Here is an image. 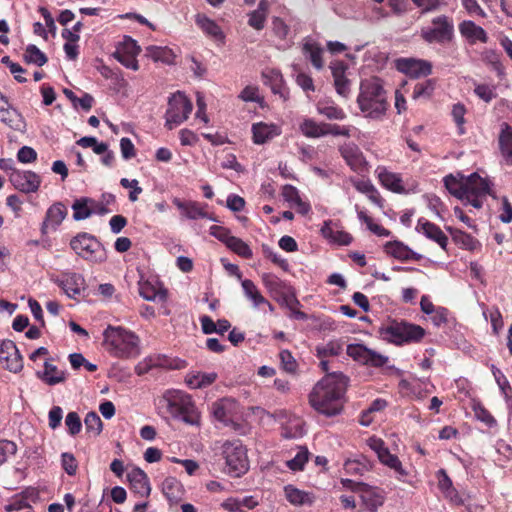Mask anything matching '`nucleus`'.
I'll use <instances>...</instances> for the list:
<instances>
[{"mask_svg":"<svg viewBox=\"0 0 512 512\" xmlns=\"http://www.w3.org/2000/svg\"><path fill=\"white\" fill-rule=\"evenodd\" d=\"M253 142L255 144H264L281 134L280 127L276 124L264 122L254 123L252 125Z\"/></svg>","mask_w":512,"mask_h":512,"instance_id":"23","label":"nucleus"},{"mask_svg":"<svg viewBox=\"0 0 512 512\" xmlns=\"http://www.w3.org/2000/svg\"><path fill=\"white\" fill-rule=\"evenodd\" d=\"M465 113H466V109L463 104L457 103V104L453 105L452 117L458 127V133L460 135L465 133V130H464V123H465L464 115H465Z\"/></svg>","mask_w":512,"mask_h":512,"instance_id":"55","label":"nucleus"},{"mask_svg":"<svg viewBox=\"0 0 512 512\" xmlns=\"http://www.w3.org/2000/svg\"><path fill=\"white\" fill-rule=\"evenodd\" d=\"M63 409L60 406H53L48 413V425L52 430L61 425Z\"/></svg>","mask_w":512,"mask_h":512,"instance_id":"63","label":"nucleus"},{"mask_svg":"<svg viewBox=\"0 0 512 512\" xmlns=\"http://www.w3.org/2000/svg\"><path fill=\"white\" fill-rule=\"evenodd\" d=\"M68 214L67 207L62 202L52 204L46 211L41 224V233L46 235L49 230L55 231Z\"/></svg>","mask_w":512,"mask_h":512,"instance_id":"19","label":"nucleus"},{"mask_svg":"<svg viewBox=\"0 0 512 512\" xmlns=\"http://www.w3.org/2000/svg\"><path fill=\"white\" fill-rule=\"evenodd\" d=\"M217 379V374L215 372L211 373H189L185 377V383L191 389H201L207 386H210Z\"/></svg>","mask_w":512,"mask_h":512,"instance_id":"27","label":"nucleus"},{"mask_svg":"<svg viewBox=\"0 0 512 512\" xmlns=\"http://www.w3.org/2000/svg\"><path fill=\"white\" fill-rule=\"evenodd\" d=\"M416 229L421 231L428 239L435 241L442 249L446 250L448 238L436 224L420 218Z\"/></svg>","mask_w":512,"mask_h":512,"instance_id":"22","label":"nucleus"},{"mask_svg":"<svg viewBox=\"0 0 512 512\" xmlns=\"http://www.w3.org/2000/svg\"><path fill=\"white\" fill-rule=\"evenodd\" d=\"M276 301L280 305L287 307L289 310H293L300 305V302L296 298V295L290 286L283 290L279 297H276Z\"/></svg>","mask_w":512,"mask_h":512,"instance_id":"48","label":"nucleus"},{"mask_svg":"<svg viewBox=\"0 0 512 512\" xmlns=\"http://www.w3.org/2000/svg\"><path fill=\"white\" fill-rule=\"evenodd\" d=\"M37 152L30 146H23L17 152V160L21 163L28 164L36 161Z\"/></svg>","mask_w":512,"mask_h":512,"instance_id":"61","label":"nucleus"},{"mask_svg":"<svg viewBox=\"0 0 512 512\" xmlns=\"http://www.w3.org/2000/svg\"><path fill=\"white\" fill-rule=\"evenodd\" d=\"M192 109V102L184 93L180 91L174 93L168 100V108L165 113V127L172 130L186 121Z\"/></svg>","mask_w":512,"mask_h":512,"instance_id":"9","label":"nucleus"},{"mask_svg":"<svg viewBox=\"0 0 512 512\" xmlns=\"http://www.w3.org/2000/svg\"><path fill=\"white\" fill-rule=\"evenodd\" d=\"M492 183L474 172L469 175L464 182V190L466 192L465 204H470L474 208H481L483 205L482 198L491 194Z\"/></svg>","mask_w":512,"mask_h":512,"instance_id":"11","label":"nucleus"},{"mask_svg":"<svg viewBox=\"0 0 512 512\" xmlns=\"http://www.w3.org/2000/svg\"><path fill=\"white\" fill-rule=\"evenodd\" d=\"M339 152L352 170L358 171L364 166L363 153L355 143H344L339 147Z\"/></svg>","mask_w":512,"mask_h":512,"instance_id":"21","label":"nucleus"},{"mask_svg":"<svg viewBox=\"0 0 512 512\" xmlns=\"http://www.w3.org/2000/svg\"><path fill=\"white\" fill-rule=\"evenodd\" d=\"M106 350L115 357L129 359L140 355V339L132 331L121 326L109 325L103 332Z\"/></svg>","mask_w":512,"mask_h":512,"instance_id":"3","label":"nucleus"},{"mask_svg":"<svg viewBox=\"0 0 512 512\" xmlns=\"http://www.w3.org/2000/svg\"><path fill=\"white\" fill-rule=\"evenodd\" d=\"M24 60L28 64L43 66L47 63V56L34 44H29L24 53Z\"/></svg>","mask_w":512,"mask_h":512,"instance_id":"39","label":"nucleus"},{"mask_svg":"<svg viewBox=\"0 0 512 512\" xmlns=\"http://www.w3.org/2000/svg\"><path fill=\"white\" fill-rule=\"evenodd\" d=\"M342 484L359 494L362 502L361 512H376L383 505L384 497L377 488L351 479H342Z\"/></svg>","mask_w":512,"mask_h":512,"instance_id":"10","label":"nucleus"},{"mask_svg":"<svg viewBox=\"0 0 512 512\" xmlns=\"http://www.w3.org/2000/svg\"><path fill=\"white\" fill-rule=\"evenodd\" d=\"M348 356L362 365L380 368L386 365L389 358L372 349H369L363 344H349L346 349Z\"/></svg>","mask_w":512,"mask_h":512,"instance_id":"13","label":"nucleus"},{"mask_svg":"<svg viewBox=\"0 0 512 512\" xmlns=\"http://www.w3.org/2000/svg\"><path fill=\"white\" fill-rule=\"evenodd\" d=\"M474 93L486 103L497 97L495 87L487 84H477L474 88Z\"/></svg>","mask_w":512,"mask_h":512,"instance_id":"52","label":"nucleus"},{"mask_svg":"<svg viewBox=\"0 0 512 512\" xmlns=\"http://www.w3.org/2000/svg\"><path fill=\"white\" fill-rule=\"evenodd\" d=\"M434 88L435 84L434 81L431 79H428L421 83H417L414 86L412 97L414 99L428 98L431 96L432 92L434 91Z\"/></svg>","mask_w":512,"mask_h":512,"instance_id":"49","label":"nucleus"},{"mask_svg":"<svg viewBox=\"0 0 512 512\" xmlns=\"http://www.w3.org/2000/svg\"><path fill=\"white\" fill-rule=\"evenodd\" d=\"M17 452V445L13 441L1 440L0 441V466L4 464L9 457L15 455Z\"/></svg>","mask_w":512,"mask_h":512,"instance_id":"53","label":"nucleus"},{"mask_svg":"<svg viewBox=\"0 0 512 512\" xmlns=\"http://www.w3.org/2000/svg\"><path fill=\"white\" fill-rule=\"evenodd\" d=\"M84 425L86 433L96 437L98 436L103 429V422L100 416L96 412L87 413L84 419Z\"/></svg>","mask_w":512,"mask_h":512,"instance_id":"43","label":"nucleus"},{"mask_svg":"<svg viewBox=\"0 0 512 512\" xmlns=\"http://www.w3.org/2000/svg\"><path fill=\"white\" fill-rule=\"evenodd\" d=\"M113 56L126 68L132 69L134 71L139 69L138 61L135 55L127 54L124 52H114Z\"/></svg>","mask_w":512,"mask_h":512,"instance_id":"58","label":"nucleus"},{"mask_svg":"<svg viewBox=\"0 0 512 512\" xmlns=\"http://www.w3.org/2000/svg\"><path fill=\"white\" fill-rule=\"evenodd\" d=\"M71 248L85 260L101 263L107 259V253L102 243L93 235L81 232L70 241Z\"/></svg>","mask_w":512,"mask_h":512,"instance_id":"7","label":"nucleus"},{"mask_svg":"<svg viewBox=\"0 0 512 512\" xmlns=\"http://www.w3.org/2000/svg\"><path fill=\"white\" fill-rule=\"evenodd\" d=\"M186 366V362L180 359H169L165 355H150L138 362L135 366V373L142 376L153 368L182 369Z\"/></svg>","mask_w":512,"mask_h":512,"instance_id":"14","label":"nucleus"},{"mask_svg":"<svg viewBox=\"0 0 512 512\" xmlns=\"http://www.w3.org/2000/svg\"><path fill=\"white\" fill-rule=\"evenodd\" d=\"M300 131L307 138H320L327 135L326 123H317L311 118H306L299 126Z\"/></svg>","mask_w":512,"mask_h":512,"instance_id":"31","label":"nucleus"},{"mask_svg":"<svg viewBox=\"0 0 512 512\" xmlns=\"http://www.w3.org/2000/svg\"><path fill=\"white\" fill-rule=\"evenodd\" d=\"M93 204V198L80 197L74 200L71 208L73 210V219L75 221L85 220L93 215L91 205Z\"/></svg>","mask_w":512,"mask_h":512,"instance_id":"28","label":"nucleus"},{"mask_svg":"<svg viewBox=\"0 0 512 512\" xmlns=\"http://www.w3.org/2000/svg\"><path fill=\"white\" fill-rule=\"evenodd\" d=\"M69 298H75L86 290L84 277L76 272H65L60 277L53 279Z\"/></svg>","mask_w":512,"mask_h":512,"instance_id":"16","label":"nucleus"},{"mask_svg":"<svg viewBox=\"0 0 512 512\" xmlns=\"http://www.w3.org/2000/svg\"><path fill=\"white\" fill-rule=\"evenodd\" d=\"M317 111L319 114L325 116L330 120H343L346 118V114L343 109L335 105H324L319 103L317 105Z\"/></svg>","mask_w":512,"mask_h":512,"instance_id":"47","label":"nucleus"},{"mask_svg":"<svg viewBox=\"0 0 512 512\" xmlns=\"http://www.w3.org/2000/svg\"><path fill=\"white\" fill-rule=\"evenodd\" d=\"M444 184L447 190L455 197L464 202L466 192L464 190V182H459L453 175H448L444 178Z\"/></svg>","mask_w":512,"mask_h":512,"instance_id":"45","label":"nucleus"},{"mask_svg":"<svg viewBox=\"0 0 512 512\" xmlns=\"http://www.w3.org/2000/svg\"><path fill=\"white\" fill-rule=\"evenodd\" d=\"M380 337L395 345L419 342L425 336V330L417 324L393 320L378 331Z\"/></svg>","mask_w":512,"mask_h":512,"instance_id":"5","label":"nucleus"},{"mask_svg":"<svg viewBox=\"0 0 512 512\" xmlns=\"http://www.w3.org/2000/svg\"><path fill=\"white\" fill-rule=\"evenodd\" d=\"M241 285L245 296L253 302L255 307L267 304L269 309L273 310V306L262 296L253 281L249 279L241 280Z\"/></svg>","mask_w":512,"mask_h":512,"instance_id":"32","label":"nucleus"},{"mask_svg":"<svg viewBox=\"0 0 512 512\" xmlns=\"http://www.w3.org/2000/svg\"><path fill=\"white\" fill-rule=\"evenodd\" d=\"M227 247L239 255L240 257H243L245 259H250L253 256V252L249 245L245 243L242 239L233 236L229 243L227 244Z\"/></svg>","mask_w":512,"mask_h":512,"instance_id":"44","label":"nucleus"},{"mask_svg":"<svg viewBox=\"0 0 512 512\" xmlns=\"http://www.w3.org/2000/svg\"><path fill=\"white\" fill-rule=\"evenodd\" d=\"M231 405L229 399H221L212 405V414L220 422L227 423L231 420Z\"/></svg>","mask_w":512,"mask_h":512,"instance_id":"37","label":"nucleus"},{"mask_svg":"<svg viewBox=\"0 0 512 512\" xmlns=\"http://www.w3.org/2000/svg\"><path fill=\"white\" fill-rule=\"evenodd\" d=\"M343 350L342 344L338 341H330L325 345L317 346L316 353L319 359L328 356H338Z\"/></svg>","mask_w":512,"mask_h":512,"instance_id":"46","label":"nucleus"},{"mask_svg":"<svg viewBox=\"0 0 512 512\" xmlns=\"http://www.w3.org/2000/svg\"><path fill=\"white\" fill-rule=\"evenodd\" d=\"M385 251L398 260L408 261L410 248L400 241H392L385 244Z\"/></svg>","mask_w":512,"mask_h":512,"instance_id":"40","label":"nucleus"},{"mask_svg":"<svg viewBox=\"0 0 512 512\" xmlns=\"http://www.w3.org/2000/svg\"><path fill=\"white\" fill-rule=\"evenodd\" d=\"M139 294L147 301H155L157 298L164 300L166 292L156 289L150 282H139Z\"/></svg>","mask_w":512,"mask_h":512,"instance_id":"42","label":"nucleus"},{"mask_svg":"<svg viewBox=\"0 0 512 512\" xmlns=\"http://www.w3.org/2000/svg\"><path fill=\"white\" fill-rule=\"evenodd\" d=\"M148 55L154 61L169 62V57L172 55L171 50L166 47L149 46L147 48Z\"/></svg>","mask_w":512,"mask_h":512,"instance_id":"57","label":"nucleus"},{"mask_svg":"<svg viewBox=\"0 0 512 512\" xmlns=\"http://www.w3.org/2000/svg\"><path fill=\"white\" fill-rule=\"evenodd\" d=\"M9 181L18 191L30 194L38 191L41 185V177L30 170H20L11 172Z\"/></svg>","mask_w":512,"mask_h":512,"instance_id":"15","label":"nucleus"},{"mask_svg":"<svg viewBox=\"0 0 512 512\" xmlns=\"http://www.w3.org/2000/svg\"><path fill=\"white\" fill-rule=\"evenodd\" d=\"M459 31L470 43L480 41L482 43L488 42V35L486 31L476 25L473 21L465 20L459 24Z\"/></svg>","mask_w":512,"mask_h":512,"instance_id":"25","label":"nucleus"},{"mask_svg":"<svg viewBox=\"0 0 512 512\" xmlns=\"http://www.w3.org/2000/svg\"><path fill=\"white\" fill-rule=\"evenodd\" d=\"M61 464L68 475L72 476L76 474L78 465L73 454L68 452L62 453Z\"/></svg>","mask_w":512,"mask_h":512,"instance_id":"60","label":"nucleus"},{"mask_svg":"<svg viewBox=\"0 0 512 512\" xmlns=\"http://www.w3.org/2000/svg\"><path fill=\"white\" fill-rule=\"evenodd\" d=\"M372 462L364 455L354 460H347L344 464V469L348 474L363 475L372 469Z\"/></svg>","mask_w":512,"mask_h":512,"instance_id":"36","label":"nucleus"},{"mask_svg":"<svg viewBox=\"0 0 512 512\" xmlns=\"http://www.w3.org/2000/svg\"><path fill=\"white\" fill-rule=\"evenodd\" d=\"M303 53L310 60L315 69L321 70L323 68V48L318 43L313 41H306L303 44Z\"/></svg>","mask_w":512,"mask_h":512,"instance_id":"30","label":"nucleus"},{"mask_svg":"<svg viewBox=\"0 0 512 512\" xmlns=\"http://www.w3.org/2000/svg\"><path fill=\"white\" fill-rule=\"evenodd\" d=\"M348 381V377L341 372L328 373L313 387L309 394V404L318 413L327 417L340 414L344 406Z\"/></svg>","mask_w":512,"mask_h":512,"instance_id":"1","label":"nucleus"},{"mask_svg":"<svg viewBox=\"0 0 512 512\" xmlns=\"http://www.w3.org/2000/svg\"><path fill=\"white\" fill-rule=\"evenodd\" d=\"M282 368L288 373H294L297 370V362L289 350H282L279 353Z\"/></svg>","mask_w":512,"mask_h":512,"instance_id":"56","label":"nucleus"},{"mask_svg":"<svg viewBox=\"0 0 512 512\" xmlns=\"http://www.w3.org/2000/svg\"><path fill=\"white\" fill-rule=\"evenodd\" d=\"M226 471L232 477H240L249 469L247 450L240 440L226 441L222 445Z\"/></svg>","mask_w":512,"mask_h":512,"instance_id":"6","label":"nucleus"},{"mask_svg":"<svg viewBox=\"0 0 512 512\" xmlns=\"http://www.w3.org/2000/svg\"><path fill=\"white\" fill-rule=\"evenodd\" d=\"M65 425L69 435H77L82 429V422L79 414L74 411L69 412L65 418Z\"/></svg>","mask_w":512,"mask_h":512,"instance_id":"50","label":"nucleus"},{"mask_svg":"<svg viewBox=\"0 0 512 512\" xmlns=\"http://www.w3.org/2000/svg\"><path fill=\"white\" fill-rule=\"evenodd\" d=\"M367 445L373 450L379 459V461L392 469L396 478L400 481H404V479L408 476L407 470L403 467L401 461L398 456L391 454L389 449L386 447L384 441L381 438L370 437L367 440Z\"/></svg>","mask_w":512,"mask_h":512,"instance_id":"12","label":"nucleus"},{"mask_svg":"<svg viewBox=\"0 0 512 512\" xmlns=\"http://www.w3.org/2000/svg\"><path fill=\"white\" fill-rule=\"evenodd\" d=\"M448 230L451 232L453 240L467 250L473 251L479 245V242L474 237L464 231L451 228H448Z\"/></svg>","mask_w":512,"mask_h":512,"instance_id":"41","label":"nucleus"},{"mask_svg":"<svg viewBox=\"0 0 512 512\" xmlns=\"http://www.w3.org/2000/svg\"><path fill=\"white\" fill-rule=\"evenodd\" d=\"M209 231L212 236L223 242L226 246L233 237L230 230L223 226L213 225L210 227Z\"/></svg>","mask_w":512,"mask_h":512,"instance_id":"64","label":"nucleus"},{"mask_svg":"<svg viewBox=\"0 0 512 512\" xmlns=\"http://www.w3.org/2000/svg\"><path fill=\"white\" fill-rule=\"evenodd\" d=\"M378 178L381 184L392 192L401 193L404 191L402 180L398 174L383 168L379 170Z\"/></svg>","mask_w":512,"mask_h":512,"instance_id":"33","label":"nucleus"},{"mask_svg":"<svg viewBox=\"0 0 512 512\" xmlns=\"http://www.w3.org/2000/svg\"><path fill=\"white\" fill-rule=\"evenodd\" d=\"M37 375L50 386L56 385L65 380V373L63 371H59L57 366L49 363L48 361L44 363V371L38 372Z\"/></svg>","mask_w":512,"mask_h":512,"instance_id":"35","label":"nucleus"},{"mask_svg":"<svg viewBox=\"0 0 512 512\" xmlns=\"http://www.w3.org/2000/svg\"><path fill=\"white\" fill-rule=\"evenodd\" d=\"M127 478L134 493L141 497L149 496L151 487L149 479L143 470L135 468L128 473Z\"/></svg>","mask_w":512,"mask_h":512,"instance_id":"24","label":"nucleus"},{"mask_svg":"<svg viewBox=\"0 0 512 512\" xmlns=\"http://www.w3.org/2000/svg\"><path fill=\"white\" fill-rule=\"evenodd\" d=\"M140 51L141 49L134 39L131 37H125L123 43L117 48L115 52H124L137 56Z\"/></svg>","mask_w":512,"mask_h":512,"instance_id":"62","label":"nucleus"},{"mask_svg":"<svg viewBox=\"0 0 512 512\" xmlns=\"http://www.w3.org/2000/svg\"><path fill=\"white\" fill-rule=\"evenodd\" d=\"M0 361L10 372L17 373L23 368L22 356L12 340H4L0 344Z\"/></svg>","mask_w":512,"mask_h":512,"instance_id":"17","label":"nucleus"},{"mask_svg":"<svg viewBox=\"0 0 512 512\" xmlns=\"http://www.w3.org/2000/svg\"><path fill=\"white\" fill-rule=\"evenodd\" d=\"M499 147L506 164L512 166V128L506 123L499 135Z\"/></svg>","mask_w":512,"mask_h":512,"instance_id":"26","label":"nucleus"},{"mask_svg":"<svg viewBox=\"0 0 512 512\" xmlns=\"http://www.w3.org/2000/svg\"><path fill=\"white\" fill-rule=\"evenodd\" d=\"M284 494L287 501L294 506H302L305 504H312L313 497L305 491H302L293 485H286L284 487Z\"/></svg>","mask_w":512,"mask_h":512,"instance_id":"29","label":"nucleus"},{"mask_svg":"<svg viewBox=\"0 0 512 512\" xmlns=\"http://www.w3.org/2000/svg\"><path fill=\"white\" fill-rule=\"evenodd\" d=\"M396 68L399 72L411 78L428 76L432 72V65L426 60L414 58H399L396 60Z\"/></svg>","mask_w":512,"mask_h":512,"instance_id":"18","label":"nucleus"},{"mask_svg":"<svg viewBox=\"0 0 512 512\" xmlns=\"http://www.w3.org/2000/svg\"><path fill=\"white\" fill-rule=\"evenodd\" d=\"M261 248L266 258H269L274 264L278 265L282 269L288 270V262L276 253L269 245L262 244Z\"/></svg>","mask_w":512,"mask_h":512,"instance_id":"54","label":"nucleus"},{"mask_svg":"<svg viewBox=\"0 0 512 512\" xmlns=\"http://www.w3.org/2000/svg\"><path fill=\"white\" fill-rule=\"evenodd\" d=\"M305 434L304 422L300 418L290 419L283 427L282 435L285 438L295 439Z\"/></svg>","mask_w":512,"mask_h":512,"instance_id":"38","label":"nucleus"},{"mask_svg":"<svg viewBox=\"0 0 512 512\" xmlns=\"http://www.w3.org/2000/svg\"><path fill=\"white\" fill-rule=\"evenodd\" d=\"M196 24L209 36L213 37L216 40H223L224 34L219 27V25L202 14L196 15Z\"/></svg>","mask_w":512,"mask_h":512,"instance_id":"34","label":"nucleus"},{"mask_svg":"<svg viewBox=\"0 0 512 512\" xmlns=\"http://www.w3.org/2000/svg\"><path fill=\"white\" fill-rule=\"evenodd\" d=\"M173 204L180 210L181 215L187 219L196 220L199 218H208L212 221H216V219L208 215L206 211H204L203 207L195 201H182L179 198L173 199Z\"/></svg>","mask_w":512,"mask_h":512,"instance_id":"20","label":"nucleus"},{"mask_svg":"<svg viewBox=\"0 0 512 512\" xmlns=\"http://www.w3.org/2000/svg\"><path fill=\"white\" fill-rule=\"evenodd\" d=\"M169 414L189 425L200 424V415L190 395L181 390H167L163 395Z\"/></svg>","mask_w":512,"mask_h":512,"instance_id":"4","label":"nucleus"},{"mask_svg":"<svg viewBox=\"0 0 512 512\" xmlns=\"http://www.w3.org/2000/svg\"><path fill=\"white\" fill-rule=\"evenodd\" d=\"M473 410H474L476 418L479 421L485 423L489 427L496 425L495 418L482 405H480V404L474 405Z\"/></svg>","mask_w":512,"mask_h":512,"instance_id":"59","label":"nucleus"},{"mask_svg":"<svg viewBox=\"0 0 512 512\" xmlns=\"http://www.w3.org/2000/svg\"><path fill=\"white\" fill-rule=\"evenodd\" d=\"M359 109L366 117L381 119L388 108L387 93L378 77L362 80L357 97Z\"/></svg>","mask_w":512,"mask_h":512,"instance_id":"2","label":"nucleus"},{"mask_svg":"<svg viewBox=\"0 0 512 512\" xmlns=\"http://www.w3.org/2000/svg\"><path fill=\"white\" fill-rule=\"evenodd\" d=\"M431 26L423 27L420 31L421 38L428 44H446L454 37L453 20L440 15L432 19Z\"/></svg>","mask_w":512,"mask_h":512,"instance_id":"8","label":"nucleus"},{"mask_svg":"<svg viewBox=\"0 0 512 512\" xmlns=\"http://www.w3.org/2000/svg\"><path fill=\"white\" fill-rule=\"evenodd\" d=\"M491 371L502 393L505 395L507 400L510 399V397H508L507 392L511 391L512 388L506 376L494 364L491 365Z\"/></svg>","mask_w":512,"mask_h":512,"instance_id":"51","label":"nucleus"}]
</instances>
